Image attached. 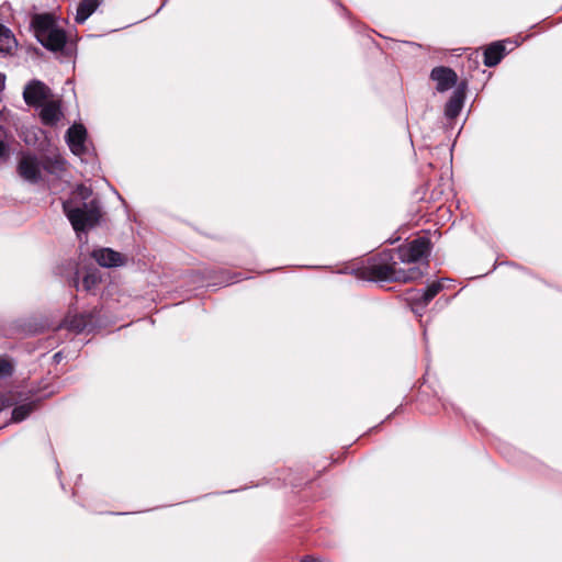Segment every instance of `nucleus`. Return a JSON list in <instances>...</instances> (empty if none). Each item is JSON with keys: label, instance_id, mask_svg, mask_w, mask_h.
<instances>
[{"label": "nucleus", "instance_id": "nucleus-30", "mask_svg": "<svg viewBox=\"0 0 562 562\" xmlns=\"http://www.w3.org/2000/svg\"><path fill=\"white\" fill-rule=\"evenodd\" d=\"M43 168L47 171H52L50 168L47 165H44Z\"/></svg>", "mask_w": 562, "mask_h": 562}, {"label": "nucleus", "instance_id": "nucleus-29", "mask_svg": "<svg viewBox=\"0 0 562 562\" xmlns=\"http://www.w3.org/2000/svg\"><path fill=\"white\" fill-rule=\"evenodd\" d=\"M225 282H226L227 284H231V283L236 282V280H235V274H234V276H229V277L226 279V281H225Z\"/></svg>", "mask_w": 562, "mask_h": 562}, {"label": "nucleus", "instance_id": "nucleus-32", "mask_svg": "<svg viewBox=\"0 0 562 562\" xmlns=\"http://www.w3.org/2000/svg\"><path fill=\"white\" fill-rule=\"evenodd\" d=\"M56 359H59V353H55L54 356Z\"/></svg>", "mask_w": 562, "mask_h": 562}, {"label": "nucleus", "instance_id": "nucleus-31", "mask_svg": "<svg viewBox=\"0 0 562 562\" xmlns=\"http://www.w3.org/2000/svg\"><path fill=\"white\" fill-rule=\"evenodd\" d=\"M56 359H59V353H55L54 356Z\"/></svg>", "mask_w": 562, "mask_h": 562}, {"label": "nucleus", "instance_id": "nucleus-8", "mask_svg": "<svg viewBox=\"0 0 562 562\" xmlns=\"http://www.w3.org/2000/svg\"><path fill=\"white\" fill-rule=\"evenodd\" d=\"M91 257L104 268L120 267L125 263V257L112 248H97L91 252Z\"/></svg>", "mask_w": 562, "mask_h": 562}, {"label": "nucleus", "instance_id": "nucleus-21", "mask_svg": "<svg viewBox=\"0 0 562 562\" xmlns=\"http://www.w3.org/2000/svg\"><path fill=\"white\" fill-rule=\"evenodd\" d=\"M101 281V277L97 272H88L82 279V288L87 292H91Z\"/></svg>", "mask_w": 562, "mask_h": 562}, {"label": "nucleus", "instance_id": "nucleus-14", "mask_svg": "<svg viewBox=\"0 0 562 562\" xmlns=\"http://www.w3.org/2000/svg\"><path fill=\"white\" fill-rule=\"evenodd\" d=\"M18 47V41L13 32L4 24L0 23V53L12 55Z\"/></svg>", "mask_w": 562, "mask_h": 562}, {"label": "nucleus", "instance_id": "nucleus-3", "mask_svg": "<svg viewBox=\"0 0 562 562\" xmlns=\"http://www.w3.org/2000/svg\"><path fill=\"white\" fill-rule=\"evenodd\" d=\"M431 250V243L428 237L422 236L412 241L394 248L400 262L414 263L423 258H427Z\"/></svg>", "mask_w": 562, "mask_h": 562}, {"label": "nucleus", "instance_id": "nucleus-6", "mask_svg": "<svg viewBox=\"0 0 562 562\" xmlns=\"http://www.w3.org/2000/svg\"><path fill=\"white\" fill-rule=\"evenodd\" d=\"M430 79L434 80L437 86L436 89L439 92H445L458 83L457 72L446 66H437L430 71Z\"/></svg>", "mask_w": 562, "mask_h": 562}, {"label": "nucleus", "instance_id": "nucleus-26", "mask_svg": "<svg viewBox=\"0 0 562 562\" xmlns=\"http://www.w3.org/2000/svg\"><path fill=\"white\" fill-rule=\"evenodd\" d=\"M53 166L55 169L63 170L64 169V161L60 159H55L53 162Z\"/></svg>", "mask_w": 562, "mask_h": 562}, {"label": "nucleus", "instance_id": "nucleus-25", "mask_svg": "<svg viewBox=\"0 0 562 562\" xmlns=\"http://www.w3.org/2000/svg\"><path fill=\"white\" fill-rule=\"evenodd\" d=\"M9 406H11L10 398L7 396H0V412Z\"/></svg>", "mask_w": 562, "mask_h": 562}, {"label": "nucleus", "instance_id": "nucleus-2", "mask_svg": "<svg viewBox=\"0 0 562 562\" xmlns=\"http://www.w3.org/2000/svg\"><path fill=\"white\" fill-rule=\"evenodd\" d=\"M398 262L394 249H383L368 257L352 272L366 281L395 282Z\"/></svg>", "mask_w": 562, "mask_h": 562}, {"label": "nucleus", "instance_id": "nucleus-28", "mask_svg": "<svg viewBox=\"0 0 562 562\" xmlns=\"http://www.w3.org/2000/svg\"><path fill=\"white\" fill-rule=\"evenodd\" d=\"M301 562H319V561L313 557L306 555L302 559Z\"/></svg>", "mask_w": 562, "mask_h": 562}, {"label": "nucleus", "instance_id": "nucleus-13", "mask_svg": "<svg viewBox=\"0 0 562 562\" xmlns=\"http://www.w3.org/2000/svg\"><path fill=\"white\" fill-rule=\"evenodd\" d=\"M61 117L60 104L56 101L46 102L41 109L40 119L46 126H55Z\"/></svg>", "mask_w": 562, "mask_h": 562}, {"label": "nucleus", "instance_id": "nucleus-16", "mask_svg": "<svg viewBox=\"0 0 562 562\" xmlns=\"http://www.w3.org/2000/svg\"><path fill=\"white\" fill-rule=\"evenodd\" d=\"M92 322V316L87 313L68 315L65 319L66 327L77 334L82 333Z\"/></svg>", "mask_w": 562, "mask_h": 562}, {"label": "nucleus", "instance_id": "nucleus-15", "mask_svg": "<svg viewBox=\"0 0 562 562\" xmlns=\"http://www.w3.org/2000/svg\"><path fill=\"white\" fill-rule=\"evenodd\" d=\"M101 0H81L77 8L75 21L83 24L99 8Z\"/></svg>", "mask_w": 562, "mask_h": 562}, {"label": "nucleus", "instance_id": "nucleus-12", "mask_svg": "<svg viewBox=\"0 0 562 562\" xmlns=\"http://www.w3.org/2000/svg\"><path fill=\"white\" fill-rule=\"evenodd\" d=\"M38 41L45 48L52 52L61 50L67 43L66 32L57 26Z\"/></svg>", "mask_w": 562, "mask_h": 562}, {"label": "nucleus", "instance_id": "nucleus-7", "mask_svg": "<svg viewBox=\"0 0 562 562\" xmlns=\"http://www.w3.org/2000/svg\"><path fill=\"white\" fill-rule=\"evenodd\" d=\"M467 87V81H461L446 103L445 115L448 119L453 120L460 114L465 100Z\"/></svg>", "mask_w": 562, "mask_h": 562}, {"label": "nucleus", "instance_id": "nucleus-27", "mask_svg": "<svg viewBox=\"0 0 562 562\" xmlns=\"http://www.w3.org/2000/svg\"><path fill=\"white\" fill-rule=\"evenodd\" d=\"M5 88V75L0 72V91H3Z\"/></svg>", "mask_w": 562, "mask_h": 562}, {"label": "nucleus", "instance_id": "nucleus-18", "mask_svg": "<svg viewBox=\"0 0 562 562\" xmlns=\"http://www.w3.org/2000/svg\"><path fill=\"white\" fill-rule=\"evenodd\" d=\"M416 293H423V290H411L406 293V301L411 305V308L414 313L419 314L420 312L429 304L423 303L420 295Z\"/></svg>", "mask_w": 562, "mask_h": 562}, {"label": "nucleus", "instance_id": "nucleus-23", "mask_svg": "<svg viewBox=\"0 0 562 562\" xmlns=\"http://www.w3.org/2000/svg\"><path fill=\"white\" fill-rule=\"evenodd\" d=\"M13 373V366L12 363L5 359L0 358V379L9 378Z\"/></svg>", "mask_w": 562, "mask_h": 562}, {"label": "nucleus", "instance_id": "nucleus-20", "mask_svg": "<svg viewBox=\"0 0 562 562\" xmlns=\"http://www.w3.org/2000/svg\"><path fill=\"white\" fill-rule=\"evenodd\" d=\"M32 411H33L32 404H22V405L15 406L11 414V420L13 423H20V422L24 420L25 418H27L30 416V414L32 413Z\"/></svg>", "mask_w": 562, "mask_h": 562}, {"label": "nucleus", "instance_id": "nucleus-24", "mask_svg": "<svg viewBox=\"0 0 562 562\" xmlns=\"http://www.w3.org/2000/svg\"><path fill=\"white\" fill-rule=\"evenodd\" d=\"M70 284L76 289L78 290L79 289V269L77 267V265L74 266V272H72V277L70 279Z\"/></svg>", "mask_w": 562, "mask_h": 562}, {"label": "nucleus", "instance_id": "nucleus-1", "mask_svg": "<svg viewBox=\"0 0 562 562\" xmlns=\"http://www.w3.org/2000/svg\"><path fill=\"white\" fill-rule=\"evenodd\" d=\"M83 201L81 206H71V201L63 202V211L70 222L76 233L86 232L97 226L101 220V206L98 199H90L92 190L85 186L78 184L74 192Z\"/></svg>", "mask_w": 562, "mask_h": 562}, {"label": "nucleus", "instance_id": "nucleus-10", "mask_svg": "<svg viewBox=\"0 0 562 562\" xmlns=\"http://www.w3.org/2000/svg\"><path fill=\"white\" fill-rule=\"evenodd\" d=\"M31 26L37 41L56 27L55 18L49 13L35 14L31 20Z\"/></svg>", "mask_w": 562, "mask_h": 562}, {"label": "nucleus", "instance_id": "nucleus-22", "mask_svg": "<svg viewBox=\"0 0 562 562\" xmlns=\"http://www.w3.org/2000/svg\"><path fill=\"white\" fill-rule=\"evenodd\" d=\"M9 157L8 130L0 125V159Z\"/></svg>", "mask_w": 562, "mask_h": 562}, {"label": "nucleus", "instance_id": "nucleus-4", "mask_svg": "<svg viewBox=\"0 0 562 562\" xmlns=\"http://www.w3.org/2000/svg\"><path fill=\"white\" fill-rule=\"evenodd\" d=\"M42 166L35 155H23L18 164V173L31 183H38L42 180Z\"/></svg>", "mask_w": 562, "mask_h": 562}, {"label": "nucleus", "instance_id": "nucleus-11", "mask_svg": "<svg viewBox=\"0 0 562 562\" xmlns=\"http://www.w3.org/2000/svg\"><path fill=\"white\" fill-rule=\"evenodd\" d=\"M507 49L504 41L493 42L484 49V65L495 67L506 56Z\"/></svg>", "mask_w": 562, "mask_h": 562}, {"label": "nucleus", "instance_id": "nucleus-9", "mask_svg": "<svg viewBox=\"0 0 562 562\" xmlns=\"http://www.w3.org/2000/svg\"><path fill=\"white\" fill-rule=\"evenodd\" d=\"M48 88L40 80H32L23 91V99L27 105L37 106L47 99Z\"/></svg>", "mask_w": 562, "mask_h": 562}, {"label": "nucleus", "instance_id": "nucleus-17", "mask_svg": "<svg viewBox=\"0 0 562 562\" xmlns=\"http://www.w3.org/2000/svg\"><path fill=\"white\" fill-rule=\"evenodd\" d=\"M424 272L418 267H413L407 270L397 268L396 281L395 282H412L420 279Z\"/></svg>", "mask_w": 562, "mask_h": 562}, {"label": "nucleus", "instance_id": "nucleus-19", "mask_svg": "<svg viewBox=\"0 0 562 562\" xmlns=\"http://www.w3.org/2000/svg\"><path fill=\"white\" fill-rule=\"evenodd\" d=\"M442 289L443 284L440 281H436L423 290V293L417 294L420 295L423 303H429Z\"/></svg>", "mask_w": 562, "mask_h": 562}, {"label": "nucleus", "instance_id": "nucleus-5", "mask_svg": "<svg viewBox=\"0 0 562 562\" xmlns=\"http://www.w3.org/2000/svg\"><path fill=\"white\" fill-rule=\"evenodd\" d=\"M87 130L82 124H74L66 132V142L76 156H83L87 154Z\"/></svg>", "mask_w": 562, "mask_h": 562}]
</instances>
